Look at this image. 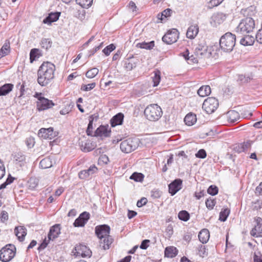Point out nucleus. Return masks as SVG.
Instances as JSON below:
<instances>
[{
  "instance_id": "obj_1",
  "label": "nucleus",
  "mask_w": 262,
  "mask_h": 262,
  "mask_svg": "<svg viewBox=\"0 0 262 262\" xmlns=\"http://www.w3.org/2000/svg\"><path fill=\"white\" fill-rule=\"evenodd\" d=\"M55 66L50 62H43L37 71V82L45 86L50 83L55 77Z\"/></svg>"
},
{
  "instance_id": "obj_2",
  "label": "nucleus",
  "mask_w": 262,
  "mask_h": 262,
  "mask_svg": "<svg viewBox=\"0 0 262 262\" xmlns=\"http://www.w3.org/2000/svg\"><path fill=\"white\" fill-rule=\"evenodd\" d=\"M211 53L208 49V47L205 43L199 44L195 48L194 54L189 56V52L188 49L183 53V56L187 60L192 63H198L199 60H205L211 56Z\"/></svg>"
},
{
  "instance_id": "obj_3",
  "label": "nucleus",
  "mask_w": 262,
  "mask_h": 262,
  "mask_svg": "<svg viewBox=\"0 0 262 262\" xmlns=\"http://www.w3.org/2000/svg\"><path fill=\"white\" fill-rule=\"evenodd\" d=\"M95 232L98 238L100 239V246L104 250L108 249L113 241V239L110 235V226L105 224L97 226Z\"/></svg>"
},
{
  "instance_id": "obj_4",
  "label": "nucleus",
  "mask_w": 262,
  "mask_h": 262,
  "mask_svg": "<svg viewBox=\"0 0 262 262\" xmlns=\"http://www.w3.org/2000/svg\"><path fill=\"white\" fill-rule=\"evenodd\" d=\"M255 28L254 20L251 17H247L241 20L235 29L237 35H245L252 32Z\"/></svg>"
},
{
  "instance_id": "obj_5",
  "label": "nucleus",
  "mask_w": 262,
  "mask_h": 262,
  "mask_svg": "<svg viewBox=\"0 0 262 262\" xmlns=\"http://www.w3.org/2000/svg\"><path fill=\"white\" fill-rule=\"evenodd\" d=\"M236 42V35L231 32H227L223 35L220 40V46L225 52H231Z\"/></svg>"
},
{
  "instance_id": "obj_6",
  "label": "nucleus",
  "mask_w": 262,
  "mask_h": 262,
  "mask_svg": "<svg viewBox=\"0 0 262 262\" xmlns=\"http://www.w3.org/2000/svg\"><path fill=\"white\" fill-rule=\"evenodd\" d=\"M144 114L148 120L156 121L161 117L163 112L161 107L158 104H151L145 108Z\"/></svg>"
},
{
  "instance_id": "obj_7",
  "label": "nucleus",
  "mask_w": 262,
  "mask_h": 262,
  "mask_svg": "<svg viewBox=\"0 0 262 262\" xmlns=\"http://www.w3.org/2000/svg\"><path fill=\"white\" fill-rule=\"evenodd\" d=\"M16 254V248L12 244H7L0 250V260L3 262H9Z\"/></svg>"
},
{
  "instance_id": "obj_8",
  "label": "nucleus",
  "mask_w": 262,
  "mask_h": 262,
  "mask_svg": "<svg viewBox=\"0 0 262 262\" xmlns=\"http://www.w3.org/2000/svg\"><path fill=\"white\" fill-rule=\"evenodd\" d=\"M219 106L218 100L214 97H208L203 103L202 108L207 113H213Z\"/></svg>"
},
{
  "instance_id": "obj_9",
  "label": "nucleus",
  "mask_w": 262,
  "mask_h": 262,
  "mask_svg": "<svg viewBox=\"0 0 262 262\" xmlns=\"http://www.w3.org/2000/svg\"><path fill=\"white\" fill-rule=\"evenodd\" d=\"M76 256L82 257H90L92 255V251L85 245L79 244L77 245L72 252Z\"/></svg>"
},
{
  "instance_id": "obj_10",
  "label": "nucleus",
  "mask_w": 262,
  "mask_h": 262,
  "mask_svg": "<svg viewBox=\"0 0 262 262\" xmlns=\"http://www.w3.org/2000/svg\"><path fill=\"white\" fill-rule=\"evenodd\" d=\"M179 32L176 29H172L163 36L162 40L167 44H172L176 42L179 38Z\"/></svg>"
},
{
  "instance_id": "obj_11",
  "label": "nucleus",
  "mask_w": 262,
  "mask_h": 262,
  "mask_svg": "<svg viewBox=\"0 0 262 262\" xmlns=\"http://www.w3.org/2000/svg\"><path fill=\"white\" fill-rule=\"evenodd\" d=\"M111 130L108 125H100L95 131L93 137H99L101 139L107 138L111 136Z\"/></svg>"
},
{
  "instance_id": "obj_12",
  "label": "nucleus",
  "mask_w": 262,
  "mask_h": 262,
  "mask_svg": "<svg viewBox=\"0 0 262 262\" xmlns=\"http://www.w3.org/2000/svg\"><path fill=\"white\" fill-rule=\"evenodd\" d=\"M142 145L140 139L138 138H129L122 141L120 147H140Z\"/></svg>"
},
{
  "instance_id": "obj_13",
  "label": "nucleus",
  "mask_w": 262,
  "mask_h": 262,
  "mask_svg": "<svg viewBox=\"0 0 262 262\" xmlns=\"http://www.w3.org/2000/svg\"><path fill=\"white\" fill-rule=\"evenodd\" d=\"M227 14L223 12L214 13L211 16V24L214 27L222 24L227 18Z\"/></svg>"
},
{
  "instance_id": "obj_14",
  "label": "nucleus",
  "mask_w": 262,
  "mask_h": 262,
  "mask_svg": "<svg viewBox=\"0 0 262 262\" xmlns=\"http://www.w3.org/2000/svg\"><path fill=\"white\" fill-rule=\"evenodd\" d=\"M38 134L40 137L50 139L57 135V133L54 132L53 127H49L48 128H41L39 130Z\"/></svg>"
},
{
  "instance_id": "obj_15",
  "label": "nucleus",
  "mask_w": 262,
  "mask_h": 262,
  "mask_svg": "<svg viewBox=\"0 0 262 262\" xmlns=\"http://www.w3.org/2000/svg\"><path fill=\"white\" fill-rule=\"evenodd\" d=\"M90 214L89 212L84 211L81 213L73 223L75 227H83L90 219Z\"/></svg>"
},
{
  "instance_id": "obj_16",
  "label": "nucleus",
  "mask_w": 262,
  "mask_h": 262,
  "mask_svg": "<svg viewBox=\"0 0 262 262\" xmlns=\"http://www.w3.org/2000/svg\"><path fill=\"white\" fill-rule=\"evenodd\" d=\"M182 180L180 179H177L172 181L168 185L169 192L171 195H174L178 191L181 189Z\"/></svg>"
},
{
  "instance_id": "obj_17",
  "label": "nucleus",
  "mask_w": 262,
  "mask_h": 262,
  "mask_svg": "<svg viewBox=\"0 0 262 262\" xmlns=\"http://www.w3.org/2000/svg\"><path fill=\"white\" fill-rule=\"evenodd\" d=\"M54 104L51 100L45 98H41L39 101L37 102V107L39 111H43L52 107Z\"/></svg>"
},
{
  "instance_id": "obj_18",
  "label": "nucleus",
  "mask_w": 262,
  "mask_h": 262,
  "mask_svg": "<svg viewBox=\"0 0 262 262\" xmlns=\"http://www.w3.org/2000/svg\"><path fill=\"white\" fill-rule=\"evenodd\" d=\"M98 171L97 167L95 165H91L88 169L80 171L78 173L80 179H85Z\"/></svg>"
},
{
  "instance_id": "obj_19",
  "label": "nucleus",
  "mask_w": 262,
  "mask_h": 262,
  "mask_svg": "<svg viewBox=\"0 0 262 262\" xmlns=\"http://www.w3.org/2000/svg\"><path fill=\"white\" fill-rule=\"evenodd\" d=\"M256 225L251 230V234L253 236H262V219L257 217L256 219Z\"/></svg>"
},
{
  "instance_id": "obj_20",
  "label": "nucleus",
  "mask_w": 262,
  "mask_h": 262,
  "mask_svg": "<svg viewBox=\"0 0 262 262\" xmlns=\"http://www.w3.org/2000/svg\"><path fill=\"white\" fill-rule=\"evenodd\" d=\"M60 224H55L50 228V231L48 234V241L53 240L58 236L60 233Z\"/></svg>"
},
{
  "instance_id": "obj_21",
  "label": "nucleus",
  "mask_w": 262,
  "mask_h": 262,
  "mask_svg": "<svg viewBox=\"0 0 262 262\" xmlns=\"http://www.w3.org/2000/svg\"><path fill=\"white\" fill-rule=\"evenodd\" d=\"M61 14L59 12H51L43 20L42 23L45 24L51 25L52 23L56 21Z\"/></svg>"
},
{
  "instance_id": "obj_22",
  "label": "nucleus",
  "mask_w": 262,
  "mask_h": 262,
  "mask_svg": "<svg viewBox=\"0 0 262 262\" xmlns=\"http://www.w3.org/2000/svg\"><path fill=\"white\" fill-rule=\"evenodd\" d=\"M14 232L18 239L20 242H23L27 234V229L24 226H18L15 227Z\"/></svg>"
},
{
  "instance_id": "obj_23",
  "label": "nucleus",
  "mask_w": 262,
  "mask_h": 262,
  "mask_svg": "<svg viewBox=\"0 0 262 262\" xmlns=\"http://www.w3.org/2000/svg\"><path fill=\"white\" fill-rule=\"evenodd\" d=\"M124 115L119 113L115 115L110 120L112 127H115L117 125H121L123 121Z\"/></svg>"
},
{
  "instance_id": "obj_24",
  "label": "nucleus",
  "mask_w": 262,
  "mask_h": 262,
  "mask_svg": "<svg viewBox=\"0 0 262 262\" xmlns=\"http://www.w3.org/2000/svg\"><path fill=\"white\" fill-rule=\"evenodd\" d=\"M199 30V28L197 25L190 26L186 32L187 37L191 39L194 38L198 34Z\"/></svg>"
},
{
  "instance_id": "obj_25",
  "label": "nucleus",
  "mask_w": 262,
  "mask_h": 262,
  "mask_svg": "<svg viewBox=\"0 0 262 262\" xmlns=\"http://www.w3.org/2000/svg\"><path fill=\"white\" fill-rule=\"evenodd\" d=\"M226 118L229 122L235 123L240 119V116L237 112L231 110L227 112Z\"/></svg>"
},
{
  "instance_id": "obj_26",
  "label": "nucleus",
  "mask_w": 262,
  "mask_h": 262,
  "mask_svg": "<svg viewBox=\"0 0 262 262\" xmlns=\"http://www.w3.org/2000/svg\"><path fill=\"white\" fill-rule=\"evenodd\" d=\"M244 36L240 40V43L244 46H251L254 42V37L251 35L245 34L241 35Z\"/></svg>"
},
{
  "instance_id": "obj_27",
  "label": "nucleus",
  "mask_w": 262,
  "mask_h": 262,
  "mask_svg": "<svg viewBox=\"0 0 262 262\" xmlns=\"http://www.w3.org/2000/svg\"><path fill=\"white\" fill-rule=\"evenodd\" d=\"M199 239L202 244L206 243L209 238L210 233L207 229H202L199 233Z\"/></svg>"
},
{
  "instance_id": "obj_28",
  "label": "nucleus",
  "mask_w": 262,
  "mask_h": 262,
  "mask_svg": "<svg viewBox=\"0 0 262 262\" xmlns=\"http://www.w3.org/2000/svg\"><path fill=\"white\" fill-rule=\"evenodd\" d=\"M13 159L17 162H24L26 160V155L20 150H17L12 154Z\"/></svg>"
},
{
  "instance_id": "obj_29",
  "label": "nucleus",
  "mask_w": 262,
  "mask_h": 262,
  "mask_svg": "<svg viewBox=\"0 0 262 262\" xmlns=\"http://www.w3.org/2000/svg\"><path fill=\"white\" fill-rule=\"evenodd\" d=\"M124 68L127 71H131L136 67V63L134 61V57L126 58L124 61Z\"/></svg>"
},
{
  "instance_id": "obj_30",
  "label": "nucleus",
  "mask_w": 262,
  "mask_h": 262,
  "mask_svg": "<svg viewBox=\"0 0 262 262\" xmlns=\"http://www.w3.org/2000/svg\"><path fill=\"white\" fill-rule=\"evenodd\" d=\"M178 249L173 246L166 247L165 250V256L167 257L173 258L178 254Z\"/></svg>"
},
{
  "instance_id": "obj_31",
  "label": "nucleus",
  "mask_w": 262,
  "mask_h": 262,
  "mask_svg": "<svg viewBox=\"0 0 262 262\" xmlns=\"http://www.w3.org/2000/svg\"><path fill=\"white\" fill-rule=\"evenodd\" d=\"M12 83H6L0 87V96H5L10 93L13 88Z\"/></svg>"
},
{
  "instance_id": "obj_32",
  "label": "nucleus",
  "mask_w": 262,
  "mask_h": 262,
  "mask_svg": "<svg viewBox=\"0 0 262 262\" xmlns=\"http://www.w3.org/2000/svg\"><path fill=\"white\" fill-rule=\"evenodd\" d=\"M211 93V88L209 85H203L198 91V94L200 97H205Z\"/></svg>"
},
{
  "instance_id": "obj_33",
  "label": "nucleus",
  "mask_w": 262,
  "mask_h": 262,
  "mask_svg": "<svg viewBox=\"0 0 262 262\" xmlns=\"http://www.w3.org/2000/svg\"><path fill=\"white\" fill-rule=\"evenodd\" d=\"M196 121V117L195 114L189 113L187 114L185 118L184 122L188 126H191L193 125Z\"/></svg>"
},
{
  "instance_id": "obj_34",
  "label": "nucleus",
  "mask_w": 262,
  "mask_h": 262,
  "mask_svg": "<svg viewBox=\"0 0 262 262\" xmlns=\"http://www.w3.org/2000/svg\"><path fill=\"white\" fill-rule=\"evenodd\" d=\"M39 179L36 177H31L27 182V187L30 190L35 189L38 186Z\"/></svg>"
},
{
  "instance_id": "obj_35",
  "label": "nucleus",
  "mask_w": 262,
  "mask_h": 262,
  "mask_svg": "<svg viewBox=\"0 0 262 262\" xmlns=\"http://www.w3.org/2000/svg\"><path fill=\"white\" fill-rule=\"evenodd\" d=\"M52 163L50 158H46L41 160L39 163V167L42 169H46L51 167Z\"/></svg>"
},
{
  "instance_id": "obj_36",
  "label": "nucleus",
  "mask_w": 262,
  "mask_h": 262,
  "mask_svg": "<svg viewBox=\"0 0 262 262\" xmlns=\"http://www.w3.org/2000/svg\"><path fill=\"white\" fill-rule=\"evenodd\" d=\"M155 46L154 41H151L148 42H142L138 43L137 45V47L141 49H145L147 50L152 49Z\"/></svg>"
},
{
  "instance_id": "obj_37",
  "label": "nucleus",
  "mask_w": 262,
  "mask_h": 262,
  "mask_svg": "<svg viewBox=\"0 0 262 262\" xmlns=\"http://www.w3.org/2000/svg\"><path fill=\"white\" fill-rule=\"evenodd\" d=\"M154 76L152 77L153 86L158 85L161 80V72L159 70H156L154 71Z\"/></svg>"
},
{
  "instance_id": "obj_38",
  "label": "nucleus",
  "mask_w": 262,
  "mask_h": 262,
  "mask_svg": "<svg viewBox=\"0 0 262 262\" xmlns=\"http://www.w3.org/2000/svg\"><path fill=\"white\" fill-rule=\"evenodd\" d=\"M39 50L38 49H32L30 52V62L32 63L36 59L38 58L40 56L39 54Z\"/></svg>"
},
{
  "instance_id": "obj_39",
  "label": "nucleus",
  "mask_w": 262,
  "mask_h": 262,
  "mask_svg": "<svg viewBox=\"0 0 262 262\" xmlns=\"http://www.w3.org/2000/svg\"><path fill=\"white\" fill-rule=\"evenodd\" d=\"M25 84L26 83L25 82H23L22 83L20 82L18 83L16 85V88L19 89L20 92V95L18 97L19 99H20L23 97V96L25 95V92L28 89L27 88H25Z\"/></svg>"
},
{
  "instance_id": "obj_40",
  "label": "nucleus",
  "mask_w": 262,
  "mask_h": 262,
  "mask_svg": "<svg viewBox=\"0 0 262 262\" xmlns=\"http://www.w3.org/2000/svg\"><path fill=\"white\" fill-rule=\"evenodd\" d=\"M93 0H76V3L84 8H88L90 7Z\"/></svg>"
},
{
  "instance_id": "obj_41",
  "label": "nucleus",
  "mask_w": 262,
  "mask_h": 262,
  "mask_svg": "<svg viewBox=\"0 0 262 262\" xmlns=\"http://www.w3.org/2000/svg\"><path fill=\"white\" fill-rule=\"evenodd\" d=\"M230 212V211L228 208L222 209L220 213L219 220L222 222L226 221Z\"/></svg>"
},
{
  "instance_id": "obj_42",
  "label": "nucleus",
  "mask_w": 262,
  "mask_h": 262,
  "mask_svg": "<svg viewBox=\"0 0 262 262\" xmlns=\"http://www.w3.org/2000/svg\"><path fill=\"white\" fill-rule=\"evenodd\" d=\"M178 217L181 221L187 222L189 220L190 214L187 211L182 210L179 212Z\"/></svg>"
},
{
  "instance_id": "obj_43",
  "label": "nucleus",
  "mask_w": 262,
  "mask_h": 262,
  "mask_svg": "<svg viewBox=\"0 0 262 262\" xmlns=\"http://www.w3.org/2000/svg\"><path fill=\"white\" fill-rule=\"evenodd\" d=\"M10 41L9 40L7 39L5 41L4 45L2 46V48L0 49V51L1 52H2L5 55H7L10 52Z\"/></svg>"
},
{
  "instance_id": "obj_44",
  "label": "nucleus",
  "mask_w": 262,
  "mask_h": 262,
  "mask_svg": "<svg viewBox=\"0 0 262 262\" xmlns=\"http://www.w3.org/2000/svg\"><path fill=\"white\" fill-rule=\"evenodd\" d=\"M99 72V70L96 68H92L86 72L85 76L88 78L95 77Z\"/></svg>"
},
{
  "instance_id": "obj_45",
  "label": "nucleus",
  "mask_w": 262,
  "mask_h": 262,
  "mask_svg": "<svg viewBox=\"0 0 262 262\" xmlns=\"http://www.w3.org/2000/svg\"><path fill=\"white\" fill-rule=\"evenodd\" d=\"M255 141L256 139L253 140L247 139L243 143L238 144L237 147H250Z\"/></svg>"
},
{
  "instance_id": "obj_46",
  "label": "nucleus",
  "mask_w": 262,
  "mask_h": 262,
  "mask_svg": "<svg viewBox=\"0 0 262 262\" xmlns=\"http://www.w3.org/2000/svg\"><path fill=\"white\" fill-rule=\"evenodd\" d=\"M94 119L93 118V115L91 116L90 117L89 123L88 125V127L86 130V133L88 136H93V123Z\"/></svg>"
},
{
  "instance_id": "obj_47",
  "label": "nucleus",
  "mask_w": 262,
  "mask_h": 262,
  "mask_svg": "<svg viewBox=\"0 0 262 262\" xmlns=\"http://www.w3.org/2000/svg\"><path fill=\"white\" fill-rule=\"evenodd\" d=\"M52 41L49 38H42L41 40L40 45L42 48L48 50L51 47Z\"/></svg>"
},
{
  "instance_id": "obj_48",
  "label": "nucleus",
  "mask_w": 262,
  "mask_h": 262,
  "mask_svg": "<svg viewBox=\"0 0 262 262\" xmlns=\"http://www.w3.org/2000/svg\"><path fill=\"white\" fill-rule=\"evenodd\" d=\"M144 176L141 173L134 172L130 177V179L134 180L136 182H141L143 181Z\"/></svg>"
},
{
  "instance_id": "obj_49",
  "label": "nucleus",
  "mask_w": 262,
  "mask_h": 262,
  "mask_svg": "<svg viewBox=\"0 0 262 262\" xmlns=\"http://www.w3.org/2000/svg\"><path fill=\"white\" fill-rule=\"evenodd\" d=\"M245 12L248 17H251L253 16L256 13V9L255 7L253 6H251L250 7L247 8L245 9Z\"/></svg>"
},
{
  "instance_id": "obj_50",
  "label": "nucleus",
  "mask_w": 262,
  "mask_h": 262,
  "mask_svg": "<svg viewBox=\"0 0 262 262\" xmlns=\"http://www.w3.org/2000/svg\"><path fill=\"white\" fill-rule=\"evenodd\" d=\"M116 48V47L114 44H111L107 47H106L102 51L104 54L108 56L110 54L111 52H112L113 50H114Z\"/></svg>"
},
{
  "instance_id": "obj_51",
  "label": "nucleus",
  "mask_w": 262,
  "mask_h": 262,
  "mask_svg": "<svg viewBox=\"0 0 262 262\" xmlns=\"http://www.w3.org/2000/svg\"><path fill=\"white\" fill-rule=\"evenodd\" d=\"M219 189L217 186L215 185H211L207 189V192L211 195H215L217 194Z\"/></svg>"
},
{
  "instance_id": "obj_52",
  "label": "nucleus",
  "mask_w": 262,
  "mask_h": 262,
  "mask_svg": "<svg viewBox=\"0 0 262 262\" xmlns=\"http://www.w3.org/2000/svg\"><path fill=\"white\" fill-rule=\"evenodd\" d=\"M215 203L216 202L215 200L211 199L210 198L207 199L205 202L206 207L209 210H211L213 208Z\"/></svg>"
},
{
  "instance_id": "obj_53",
  "label": "nucleus",
  "mask_w": 262,
  "mask_h": 262,
  "mask_svg": "<svg viewBox=\"0 0 262 262\" xmlns=\"http://www.w3.org/2000/svg\"><path fill=\"white\" fill-rule=\"evenodd\" d=\"M109 162V159L108 157L105 155H102L99 157L98 164L99 165L107 164Z\"/></svg>"
},
{
  "instance_id": "obj_54",
  "label": "nucleus",
  "mask_w": 262,
  "mask_h": 262,
  "mask_svg": "<svg viewBox=\"0 0 262 262\" xmlns=\"http://www.w3.org/2000/svg\"><path fill=\"white\" fill-rule=\"evenodd\" d=\"M199 254L200 256L203 257L206 256L208 255L207 250L205 246L201 245L199 247Z\"/></svg>"
},
{
  "instance_id": "obj_55",
  "label": "nucleus",
  "mask_w": 262,
  "mask_h": 262,
  "mask_svg": "<svg viewBox=\"0 0 262 262\" xmlns=\"http://www.w3.org/2000/svg\"><path fill=\"white\" fill-rule=\"evenodd\" d=\"M96 86V83L93 82L87 85L83 84L81 86V90L83 91H89L93 89Z\"/></svg>"
},
{
  "instance_id": "obj_56",
  "label": "nucleus",
  "mask_w": 262,
  "mask_h": 262,
  "mask_svg": "<svg viewBox=\"0 0 262 262\" xmlns=\"http://www.w3.org/2000/svg\"><path fill=\"white\" fill-rule=\"evenodd\" d=\"M162 192L158 189H154L151 191L150 196L152 199H158L161 196Z\"/></svg>"
},
{
  "instance_id": "obj_57",
  "label": "nucleus",
  "mask_w": 262,
  "mask_h": 262,
  "mask_svg": "<svg viewBox=\"0 0 262 262\" xmlns=\"http://www.w3.org/2000/svg\"><path fill=\"white\" fill-rule=\"evenodd\" d=\"M195 156L198 158L204 159L207 156V153L204 149L201 148L195 154Z\"/></svg>"
},
{
  "instance_id": "obj_58",
  "label": "nucleus",
  "mask_w": 262,
  "mask_h": 262,
  "mask_svg": "<svg viewBox=\"0 0 262 262\" xmlns=\"http://www.w3.org/2000/svg\"><path fill=\"white\" fill-rule=\"evenodd\" d=\"M224 0H210L209 2V8L211 9L220 5Z\"/></svg>"
},
{
  "instance_id": "obj_59",
  "label": "nucleus",
  "mask_w": 262,
  "mask_h": 262,
  "mask_svg": "<svg viewBox=\"0 0 262 262\" xmlns=\"http://www.w3.org/2000/svg\"><path fill=\"white\" fill-rule=\"evenodd\" d=\"M85 11L82 10H78L76 12V14L75 15V16L78 18L79 19L82 20L85 18Z\"/></svg>"
},
{
  "instance_id": "obj_60",
  "label": "nucleus",
  "mask_w": 262,
  "mask_h": 262,
  "mask_svg": "<svg viewBox=\"0 0 262 262\" xmlns=\"http://www.w3.org/2000/svg\"><path fill=\"white\" fill-rule=\"evenodd\" d=\"M26 144L28 147H33L34 146L35 144V140L34 138L33 137H29L26 139Z\"/></svg>"
},
{
  "instance_id": "obj_61",
  "label": "nucleus",
  "mask_w": 262,
  "mask_h": 262,
  "mask_svg": "<svg viewBox=\"0 0 262 262\" xmlns=\"http://www.w3.org/2000/svg\"><path fill=\"white\" fill-rule=\"evenodd\" d=\"M103 44V42H101L98 46H95L92 50H91L89 51V57L93 55L97 51L100 50L102 47Z\"/></svg>"
},
{
  "instance_id": "obj_62",
  "label": "nucleus",
  "mask_w": 262,
  "mask_h": 262,
  "mask_svg": "<svg viewBox=\"0 0 262 262\" xmlns=\"http://www.w3.org/2000/svg\"><path fill=\"white\" fill-rule=\"evenodd\" d=\"M251 78L249 76L246 77L245 75H240L238 76V80L241 81L242 83H247L249 82Z\"/></svg>"
},
{
  "instance_id": "obj_63",
  "label": "nucleus",
  "mask_w": 262,
  "mask_h": 262,
  "mask_svg": "<svg viewBox=\"0 0 262 262\" xmlns=\"http://www.w3.org/2000/svg\"><path fill=\"white\" fill-rule=\"evenodd\" d=\"M172 10L169 8H167L161 12V17L164 16V17L166 18L168 16H170Z\"/></svg>"
},
{
  "instance_id": "obj_64",
  "label": "nucleus",
  "mask_w": 262,
  "mask_h": 262,
  "mask_svg": "<svg viewBox=\"0 0 262 262\" xmlns=\"http://www.w3.org/2000/svg\"><path fill=\"white\" fill-rule=\"evenodd\" d=\"M255 38L258 42L262 43V28L257 32Z\"/></svg>"
}]
</instances>
